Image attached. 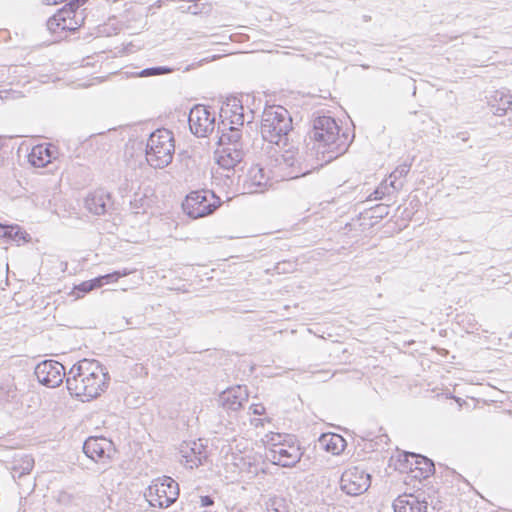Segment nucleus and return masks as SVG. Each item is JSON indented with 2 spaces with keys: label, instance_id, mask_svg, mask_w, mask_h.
<instances>
[{
  "label": "nucleus",
  "instance_id": "nucleus-1",
  "mask_svg": "<svg viewBox=\"0 0 512 512\" xmlns=\"http://www.w3.org/2000/svg\"><path fill=\"white\" fill-rule=\"evenodd\" d=\"M292 119L282 106L265 108L260 132L263 139L275 145L272 160L273 177L279 180L294 179L310 172L299 152V144L291 139Z\"/></svg>",
  "mask_w": 512,
  "mask_h": 512
},
{
  "label": "nucleus",
  "instance_id": "nucleus-2",
  "mask_svg": "<svg viewBox=\"0 0 512 512\" xmlns=\"http://www.w3.org/2000/svg\"><path fill=\"white\" fill-rule=\"evenodd\" d=\"M108 380V372L98 361L83 359L70 368L66 385L72 395L89 401L107 388Z\"/></svg>",
  "mask_w": 512,
  "mask_h": 512
},
{
  "label": "nucleus",
  "instance_id": "nucleus-3",
  "mask_svg": "<svg viewBox=\"0 0 512 512\" xmlns=\"http://www.w3.org/2000/svg\"><path fill=\"white\" fill-rule=\"evenodd\" d=\"M323 153H329V158L343 154L349 146L348 134L340 133V127L330 116H319L314 120L312 136Z\"/></svg>",
  "mask_w": 512,
  "mask_h": 512
},
{
  "label": "nucleus",
  "instance_id": "nucleus-4",
  "mask_svg": "<svg viewBox=\"0 0 512 512\" xmlns=\"http://www.w3.org/2000/svg\"><path fill=\"white\" fill-rule=\"evenodd\" d=\"M147 163L155 168L162 169L168 166L175 153V140L173 133L165 128L152 132L146 144Z\"/></svg>",
  "mask_w": 512,
  "mask_h": 512
},
{
  "label": "nucleus",
  "instance_id": "nucleus-5",
  "mask_svg": "<svg viewBox=\"0 0 512 512\" xmlns=\"http://www.w3.org/2000/svg\"><path fill=\"white\" fill-rule=\"evenodd\" d=\"M144 496L152 507L167 508L177 500L179 486L171 477L164 476L153 480Z\"/></svg>",
  "mask_w": 512,
  "mask_h": 512
},
{
  "label": "nucleus",
  "instance_id": "nucleus-6",
  "mask_svg": "<svg viewBox=\"0 0 512 512\" xmlns=\"http://www.w3.org/2000/svg\"><path fill=\"white\" fill-rule=\"evenodd\" d=\"M220 205V199L210 190L193 191L182 204L184 212L192 219L211 214Z\"/></svg>",
  "mask_w": 512,
  "mask_h": 512
},
{
  "label": "nucleus",
  "instance_id": "nucleus-7",
  "mask_svg": "<svg viewBox=\"0 0 512 512\" xmlns=\"http://www.w3.org/2000/svg\"><path fill=\"white\" fill-rule=\"evenodd\" d=\"M272 448L270 449L271 461L282 467L295 466L302 457L300 447L294 443H283L280 434H271L270 440Z\"/></svg>",
  "mask_w": 512,
  "mask_h": 512
},
{
  "label": "nucleus",
  "instance_id": "nucleus-8",
  "mask_svg": "<svg viewBox=\"0 0 512 512\" xmlns=\"http://www.w3.org/2000/svg\"><path fill=\"white\" fill-rule=\"evenodd\" d=\"M371 485V476L360 467H351L345 470L340 479L343 492L351 496L360 495Z\"/></svg>",
  "mask_w": 512,
  "mask_h": 512
},
{
  "label": "nucleus",
  "instance_id": "nucleus-9",
  "mask_svg": "<svg viewBox=\"0 0 512 512\" xmlns=\"http://www.w3.org/2000/svg\"><path fill=\"white\" fill-rule=\"evenodd\" d=\"M84 17L80 11H73L64 6L56 14L49 18L47 27L52 33L63 31H75L83 24Z\"/></svg>",
  "mask_w": 512,
  "mask_h": 512
},
{
  "label": "nucleus",
  "instance_id": "nucleus-10",
  "mask_svg": "<svg viewBox=\"0 0 512 512\" xmlns=\"http://www.w3.org/2000/svg\"><path fill=\"white\" fill-rule=\"evenodd\" d=\"M188 122L194 135L206 137L215 128V113L204 105H196L189 113Z\"/></svg>",
  "mask_w": 512,
  "mask_h": 512
},
{
  "label": "nucleus",
  "instance_id": "nucleus-11",
  "mask_svg": "<svg viewBox=\"0 0 512 512\" xmlns=\"http://www.w3.org/2000/svg\"><path fill=\"white\" fill-rule=\"evenodd\" d=\"M38 381L50 388L58 387L66 375L64 366L54 360H45L35 368Z\"/></svg>",
  "mask_w": 512,
  "mask_h": 512
},
{
  "label": "nucleus",
  "instance_id": "nucleus-12",
  "mask_svg": "<svg viewBox=\"0 0 512 512\" xmlns=\"http://www.w3.org/2000/svg\"><path fill=\"white\" fill-rule=\"evenodd\" d=\"M87 457L95 462L106 463L115 452L112 441L104 437H89L83 445Z\"/></svg>",
  "mask_w": 512,
  "mask_h": 512
},
{
  "label": "nucleus",
  "instance_id": "nucleus-13",
  "mask_svg": "<svg viewBox=\"0 0 512 512\" xmlns=\"http://www.w3.org/2000/svg\"><path fill=\"white\" fill-rule=\"evenodd\" d=\"M223 467L226 471L227 478H234L241 474H256L257 465L252 462V458L248 455L240 453L226 454L223 459Z\"/></svg>",
  "mask_w": 512,
  "mask_h": 512
},
{
  "label": "nucleus",
  "instance_id": "nucleus-14",
  "mask_svg": "<svg viewBox=\"0 0 512 512\" xmlns=\"http://www.w3.org/2000/svg\"><path fill=\"white\" fill-rule=\"evenodd\" d=\"M243 158L241 144L220 145L214 153L216 163L225 170L234 169Z\"/></svg>",
  "mask_w": 512,
  "mask_h": 512
},
{
  "label": "nucleus",
  "instance_id": "nucleus-15",
  "mask_svg": "<svg viewBox=\"0 0 512 512\" xmlns=\"http://www.w3.org/2000/svg\"><path fill=\"white\" fill-rule=\"evenodd\" d=\"M271 179L266 175L260 165H254L249 170L243 183V189L247 194L263 193L271 186Z\"/></svg>",
  "mask_w": 512,
  "mask_h": 512
},
{
  "label": "nucleus",
  "instance_id": "nucleus-16",
  "mask_svg": "<svg viewBox=\"0 0 512 512\" xmlns=\"http://www.w3.org/2000/svg\"><path fill=\"white\" fill-rule=\"evenodd\" d=\"M181 462L190 469L202 464L206 458L204 445L201 440L183 442L180 446Z\"/></svg>",
  "mask_w": 512,
  "mask_h": 512
},
{
  "label": "nucleus",
  "instance_id": "nucleus-17",
  "mask_svg": "<svg viewBox=\"0 0 512 512\" xmlns=\"http://www.w3.org/2000/svg\"><path fill=\"white\" fill-rule=\"evenodd\" d=\"M243 111V105L238 98H228L220 110V117L223 118L222 124L226 126L225 122L228 121L229 125L242 126L245 122Z\"/></svg>",
  "mask_w": 512,
  "mask_h": 512
},
{
  "label": "nucleus",
  "instance_id": "nucleus-18",
  "mask_svg": "<svg viewBox=\"0 0 512 512\" xmlns=\"http://www.w3.org/2000/svg\"><path fill=\"white\" fill-rule=\"evenodd\" d=\"M247 390L245 387L236 386L223 391L219 396V403L226 410L238 411L243 403L247 401Z\"/></svg>",
  "mask_w": 512,
  "mask_h": 512
},
{
  "label": "nucleus",
  "instance_id": "nucleus-19",
  "mask_svg": "<svg viewBox=\"0 0 512 512\" xmlns=\"http://www.w3.org/2000/svg\"><path fill=\"white\" fill-rule=\"evenodd\" d=\"M57 149L51 144H39L32 148L28 155L29 163L37 168H43L56 159Z\"/></svg>",
  "mask_w": 512,
  "mask_h": 512
},
{
  "label": "nucleus",
  "instance_id": "nucleus-20",
  "mask_svg": "<svg viewBox=\"0 0 512 512\" xmlns=\"http://www.w3.org/2000/svg\"><path fill=\"white\" fill-rule=\"evenodd\" d=\"M395 512H427L428 504L412 494L398 496L393 502Z\"/></svg>",
  "mask_w": 512,
  "mask_h": 512
},
{
  "label": "nucleus",
  "instance_id": "nucleus-21",
  "mask_svg": "<svg viewBox=\"0 0 512 512\" xmlns=\"http://www.w3.org/2000/svg\"><path fill=\"white\" fill-rule=\"evenodd\" d=\"M109 196L102 190L90 193L85 199L86 208L93 214L102 215L106 212Z\"/></svg>",
  "mask_w": 512,
  "mask_h": 512
},
{
  "label": "nucleus",
  "instance_id": "nucleus-22",
  "mask_svg": "<svg viewBox=\"0 0 512 512\" xmlns=\"http://www.w3.org/2000/svg\"><path fill=\"white\" fill-rule=\"evenodd\" d=\"M492 107H496L493 113L503 116L508 109H512V95L508 90H497L492 96Z\"/></svg>",
  "mask_w": 512,
  "mask_h": 512
},
{
  "label": "nucleus",
  "instance_id": "nucleus-23",
  "mask_svg": "<svg viewBox=\"0 0 512 512\" xmlns=\"http://www.w3.org/2000/svg\"><path fill=\"white\" fill-rule=\"evenodd\" d=\"M319 443L326 451L333 454H339L346 446V441L338 434H323L319 438Z\"/></svg>",
  "mask_w": 512,
  "mask_h": 512
},
{
  "label": "nucleus",
  "instance_id": "nucleus-24",
  "mask_svg": "<svg viewBox=\"0 0 512 512\" xmlns=\"http://www.w3.org/2000/svg\"><path fill=\"white\" fill-rule=\"evenodd\" d=\"M409 457L415 460V469L420 470V475L424 478L428 477L430 474H433L435 467L434 463L421 455H416L414 453H409L406 455V461H409Z\"/></svg>",
  "mask_w": 512,
  "mask_h": 512
},
{
  "label": "nucleus",
  "instance_id": "nucleus-25",
  "mask_svg": "<svg viewBox=\"0 0 512 512\" xmlns=\"http://www.w3.org/2000/svg\"><path fill=\"white\" fill-rule=\"evenodd\" d=\"M403 187V183H399V185H395V181H391L389 184L387 180H384L380 183V185L374 190L372 194L368 197V200H381L386 195H390L391 190L399 191Z\"/></svg>",
  "mask_w": 512,
  "mask_h": 512
},
{
  "label": "nucleus",
  "instance_id": "nucleus-26",
  "mask_svg": "<svg viewBox=\"0 0 512 512\" xmlns=\"http://www.w3.org/2000/svg\"><path fill=\"white\" fill-rule=\"evenodd\" d=\"M34 467V459L30 455L22 456L13 466L14 477H22L29 474Z\"/></svg>",
  "mask_w": 512,
  "mask_h": 512
},
{
  "label": "nucleus",
  "instance_id": "nucleus-27",
  "mask_svg": "<svg viewBox=\"0 0 512 512\" xmlns=\"http://www.w3.org/2000/svg\"><path fill=\"white\" fill-rule=\"evenodd\" d=\"M237 125L229 126V133H222L219 137L218 144L220 145H229V144H241V133L236 128Z\"/></svg>",
  "mask_w": 512,
  "mask_h": 512
},
{
  "label": "nucleus",
  "instance_id": "nucleus-28",
  "mask_svg": "<svg viewBox=\"0 0 512 512\" xmlns=\"http://www.w3.org/2000/svg\"><path fill=\"white\" fill-rule=\"evenodd\" d=\"M9 231L7 233L6 238L11 239L12 241L19 244L20 242H27L30 239L29 234H27L25 231H23L19 226L15 225H9Z\"/></svg>",
  "mask_w": 512,
  "mask_h": 512
},
{
  "label": "nucleus",
  "instance_id": "nucleus-29",
  "mask_svg": "<svg viewBox=\"0 0 512 512\" xmlns=\"http://www.w3.org/2000/svg\"><path fill=\"white\" fill-rule=\"evenodd\" d=\"M172 69L165 66H159V67H152L147 68L138 73V76L140 77H149V76H155V75H162V74H168L171 73Z\"/></svg>",
  "mask_w": 512,
  "mask_h": 512
},
{
  "label": "nucleus",
  "instance_id": "nucleus-30",
  "mask_svg": "<svg viewBox=\"0 0 512 512\" xmlns=\"http://www.w3.org/2000/svg\"><path fill=\"white\" fill-rule=\"evenodd\" d=\"M411 169V163H402L395 168L393 172L390 173L389 178L391 181H395L399 178L405 177Z\"/></svg>",
  "mask_w": 512,
  "mask_h": 512
},
{
  "label": "nucleus",
  "instance_id": "nucleus-31",
  "mask_svg": "<svg viewBox=\"0 0 512 512\" xmlns=\"http://www.w3.org/2000/svg\"><path fill=\"white\" fill-rule=\"evenodd\" d=\"M86 2H87V0H72L68 4H66L65 6L68 9H71L73 11H78L80 6L84 5Z\"/></svg>",
  "mask_w": 512,
  "mask_h": 512
},
{
  "label": "nucleus",
  "instance_id": "nucleus-32",
  "mask_svg": "<svg viewBox=\"0 0 512 512\" xmlns=\"http://www.w3.org/2000/svg\"><path fill=\"white\" fill-rule=\"evenodd\" d=\"M134 271L135 270L133 269L124 268L122 270L114 271L112 276L121 278L130 275Z\"/></svg>",
  "mask_w": 512,
  "mask_h": 512
},
{
  "label": "nucleus",
  "instance_id": "nucleus-33",
  "mask_svg": "<svg viewBox=\"0 0 512 512\" xmlns=\"http://www.w3.org/2000/svg\"><path fill=\"white\" fill-rule=\"evenodd\" d=\"M250 409L255 415H262L265 413V407L262 404H253Z\"/></svg>",
  "mask_w": 512,
  "mask_h": 512
},
{
  "label": "nucleus",
  "instance_id": "nucleus-34",
  "mask_svg": "<svg viewBox=\"0 0 512 512\" xmlns=\"http://www.w3.org/2000/svg\"><path fill=\"white\" fill-rule=\"evenodd\" d=\"M89 282L92 284V289L99 288L104 284L102 276L89 280Z\"/></svg>",
  "mask_w": 512,
  "mask_h": 512
},
{
  "label": "nucleus",
  "instance_id": "nucleus-35",
  "mask_svg": "<svg viewBox=\"0 0 512 512\" xmlns=\"http://www.w3.org/2000/svg\"><path fill=\"white\" fill-rule=\"evenodd\" d=\"M78 289L82 292H89L92 289V284L89 282V281H85V282H82L79 286H78Z\"/></svg>",
  "mask_w": 512,
  "mask_h": 512
},
{
  "label": "nucleus",
  "instance_id": "nucleus-36",
  "mask_svg": "<svg viewBox=\"0 0 512 512\" xmlns=\"http://www.w3.org/2000/svg\"><path fill=\"white\" fill-rule=\"evenodd\" d=\"M112 275H113V272L109 273V274H106V275H103L102 278H103L104 283L118 281L119 277H113Z\"/></svg>",
  "mask_w": 512,
  "mask_h": 512
},
{
  "label": "nucleus",
  "instance_id": "nucleus-37",
  "mask_svg": "<svg viewBox=\"0 0 512 512\" xmlns=\"http://www.w3.org/2000/svg\"><path fill=\"white\" fill-rule=\"evenodd\" d=\"M9 231V225L0 224V238H6Z\"/></svg>",
  "mask_w": 512,
  "mask_h": 512
},
{
  "label": "nucleus",
  "instance_id": "nucleus-38",
  "mask_svg": "<svg viewBox=\"0 0 512 512\" xmlns=\"http://www.w3.org/2000/svg\"><path fill=\"white\" fill-rule=\"evenodd\" d=\"M201 503L203 506L211 505L212 500L209 496H204V497H201Z\"/></svg>",
  "mask_w": 512,
  "mask_h": 512
},
{
  "label": "nucleus",
  "instance_id": "nucleus-39",
  "mask_svg": "<svg viewBox=\"0 0 512 512\" xmlns=\"http://www.w3.org/2000/svg\"><path fill=\"white\" fill-rule=\"evenodd\" d=\"M251 423H252L254 426L258 427L259 425H263V419H253V420L251 421Z\"/></svg>",
  "mask_w": 512,
  "mask_h": 512
},
{
  "label": "nucleus",
  "instance_id": "nucleus-40",
  "mask_svg": "<svg viewBox=\"0 0 512 512\" xmlns=\"http://www.w3.org/2000/svg\"><path fill=\"white\" fill-rule=\"evenodd\" d=\"M269 512H279L278 509H271Z\"/></svg>",
  "mask_w": 512,
  "mask_h": 512
},
{
  "label": "nucleus",
  "instance_id": "nucleus-41",
  "mask_svg": "<svg viewBox=\"0 0 512 512\" xmlns=\"http://www.w3.org/2000/svg\"><path fill=\"white\" fill-rule=\"evenodd\" d=\"M266 438H268L267 441L270 442L269 440H270L271 436L269 437V435H266Z\"/></svg>",
  "mask_w": 512,
  "mask_h": 512
}]
</instances>
